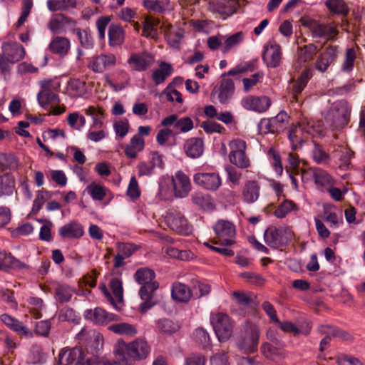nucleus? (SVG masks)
<instances>
[{
    "label": "nucleus",
    "mask_w": 365,
    "mask_h": 365,
    "mask_svg": "<svg viewBox=\"0 0 365 365\" xmlns=\"http://www.w3.org/2000/svg\"><path fill=\"white\" fill-rule=\"evenodd\" d=\"M323 135V122L306 116L301 117L297 124L292 125L288 132V138L293 150L301 148L310 137Z\"/></svg>",
    "instance_id": "nucleus-1"
},
{
    "label": "nucleus",
    "mask_w": 365,
    "mask_h": 365,
    "mask_svg": "<svg viewBox=\"0 0 365 365\" xmlns=\"http://www.w3.org/2000/svg\"><path fill=\"white\" fill-rule=\"evenodd\" d=\"M114 352L118 361H107L103 365H128V359H143L149 354L150 347L142 339H136L130 343L119 340L115 346Z\"/></svg>",
    "instance_id": "nucleus-2"
},
{
    "label": "nucleus",
    "mask_w": 365,
    "mask_h": 365,
    "mask_svg": "<svg viewBox=\"0 0 365 365\" xmlns=\"http://www.w3.org/2000/svg\"><path fill=\"white\" fill-rule=\"evenodd\" d=\"M1 75L9 74L12 66L25 56V49L17 42L4 43L1 46Z\"/></svg>",
    "instance_id": "nucleus-3"
},
{
    "label": "nucleus",
    "mask_w": 365,
    "mask_h": 365,
    "mask_svg": "<svg viewBox=\"0 0 365 365\" xmlns=\"http://www.w3.org/2000/svg\"><path fill=\"white\" fill-rule=\"evenodd\" d=\"M259 339L258 327L251 322H246L243 332L237 341V346L244 354H253L257 350Z\"/></svg>",
    "instance_id": "nucleus-4"
},
{
    "label": "nucleus",
    "mask_w": 365,
    "mask_h": 365,
    "mask_svg": "<svg viewBox=\"0 0 365 365\" xmlns=\"http://www.w3.org/2000/svg\"><path fill=\"white\" fill-rule=\"evenodd\" d=\"M294 234L292 230L287 227H269L264 233L265 243L273 249L287 245L292 240Z\"/></svg>",
    "instance_id": "nucleus-5"
},
{
    "label": "nucleus",
    "mask_w": 365,
    "mask_h": 365,
    "mask_svg": "<svg viewBox=\"0 0 365 365\" xmlns=\"http://www.w3.org/2000/svg\"><path fill=\"white\" fill-rule=\"evenodd\" d=\"M350 113L351 108L348 103L340 101L334 103L326 120L334 129L342 128L347 125Z\"/></svg>",
    "instance_id": "nucleus-6"
},
{
    "label": "nucleus",
    "mask_w": 365,
    "mask_h": 365,
    "mask_svg": "<svg viewBox=\"0 0 365 365\" xmlns=\"http://www.w3.org/2000/svg\"><path fill=\"white\" fill-rule=\"evenodd\" d=\"M230 153L229 159L232 164L239 168L246 169L250 166V160L246 155L247 145L241 139H235L229 143Z\"/></svg>",
    "instance_id": "nucleus-7"
},
{
    "label": "nucleus",
    "mask_w": 365,
    "mask_h": 365,
    "mask_svg": "<svg viewBox=\"0 0 365 365\" xmlns=\"http://www.w3.org/2000/svg\"><path fill=\"white\" fill-rule=\"evenodd\" d=\"M211 324L220 341H225L232 334V325L228 315L217 313L211 317Z\"/></svg>",
    "instance_id": "nucleus-8"
},
{
    "label": "nucleus",
    "mask_w": 365,
    "mask_h": 365,
    "mask_svg": "<svg viewBox=\"0 0 365 365\" xmlns=\"http://www.w3.org/2000/svg\"><path fill=\"white\" fill-rule=\"evenodd\" d=\"M318 332L324 334L319 344V351L323 352L325 349L329 346L331 337L336 338L339 340H349L351 335L349 333L334 326L329 324H322L317 328Z\"/></svg>",
    "instance_id": "nucleus-9"
},
{
    "label": "nucleus",
    "mask_w": 365,
    "mask_h": 365,
    "mask_svg": "<svg viewBox=\"0 0 365 365\" xmlns=\"http://www.w3.org/2000/svg\"><path fill=\"white\" fill-rule=\"evenodd\" d=\"M216 237L219 242L215 244H220L222 246H230L234 241L231 239L235 235V226L227 220H219L213 227Z\"/></svg>",
    "instance_id": "nucleus-10"
},
{
    "label": "nucleus",
    "mask_w": 365,
    "mask_h": 365,
    "mask_svg": "<svg viewBox=\"0 0 365 365\" xmlns=\"http://www.w3.org/2000/svg\"><path fill=\"white\" fill-rule=\"evenodd\" d=\"M165 221L169 227L178 233L187 235L191 231L186 218L177 210H169Z\"/></svg>",
    "instance_id": "nucleus-11"
},
{
    "label": "nucleus",
    "mask_w": 365,
    "mask_h": 365,
    "mask_svg": "<svg viewBox=\"0 0 365 365\" xmlns=\"http://www.w3.org/2000/svg\"><path fill=\"white\" fill-rule=\"evenodd\" d=\"M193 181L205 190L215 191L222 185L221 178L216 173H197L193 176Z\"/></svg>",
    "instance_id": "nucleus-12"
},
{
    "label": "nucleus",
    "mask_w": 365,
    "mask_h": 365,
    "mask_svg": "<svg viewBox=\"0 0 365 365\" xmlns=\"http://www.w3.org/2000/svg\"><path fill=\"white\" fill-rule=\"evenodd\" d=\"M241 105L246 110L263 113L270 107L271 100L265 96H247L241 100Z\"/></svg>",
    "instance_id": "nucleus-13"
},
{
    "label": "nucleus",
    "mask_w": 365,
    "mask_h": 365,
    "mask_svg": "<svg viewBox=\"0 0 365 365\" xmlns=\"http://www.w3.org/2000/svg\"><path fill=\"white\" fill-rule=\"evenodd\" d=\"M282 55L281 46L276 43H273L264 46L262 58L267 67L277 68L280 66Z\"/></svg>",
    "instance_id": "nucleus-14"
},
{
    "label": "nucleus",
    "mask_w": 365,
    "mask_h": 365,
    "mask_svg": "<svg viewBox=\"0 0 365 365\" xmlns=\"http://www.w3.org/2000/svg\"><path fill=\"white\" fill-rule=\"evenodd\" d=\"M84 317L96 324H107L110 322L119 320V316L107 312L102 308L96 307L94 309H86L84 312Z\"/></svg>",
    "instance_id": "nucleus-15"
},
{
    "label": "nucleus",
    "mask_w": 365,
    "mask_h": 365,
    "mask_svg": "<svg viewBox=\"0 0 365 365\" xmlns=\"http://www.w3.org/2000/svg\"><path fill=\"white\" fill-rule=\"evenodd\" d=\"M170 182L177 197H185L191 190L190 178L181 170L175 173V177L172 178Z\"/></svg>",
    "instance_id": "nucleus-16"
},
{
    "label": "nucleus",
    "mask_w": 365,
    "mask_h": 365,
    "mask_svg": "<svg viewBox=\"0 0 365 365\" xmlns=\"http://www.w3.org/2000/svg\"><path fill=\"white\" fill-rule=\"evenodd\" d=\"M153 56L148 52L132 53L128 59V63L131 68L136 71L147 70L153 63Z\"/></svg>",
    "instance_id": "nucleus-17"
},
{
    "label": "nucleus",
    "mask_w": 365,
    "mask_h": 365,
    "mask_svg": "<svg viewBox=\"0 0 365 365\" xmlns=\"http://www.w3.org/2000/svg\"><path fill=\"white\" fill-rule=\"evenodd\" d=\"M225 76H221L222 80L218 88H215L212 93H217V98L221 104H227L232 99L235 87L234 82L230 78H225Z\"/></svg>",
    "instance_id": "nucleus-18"
},
{
    "label": "nucleus",
    "mask_w": 365,
    "mask_h": 365,
    "mask_svg": "<svg viewBox=\"0 0 365 365\" xmlns=\"http://www.w3.org/2000/svg\"><path fill=\"white\" fill-rule=\"evenodd\" d=\"M337 57L338 46H327L317 60L316 68L321 72H325L331 64L334 63Z\"/></svg>",
    "instance_id": "nucleus-19"
},
{
    "label": "nucleus",
    "mask_w": 365,
    "mask_h": 365,
    "mask_svg": "<svg viewBox=\"0 0 365 365\" xmlns=\"http://www.w3.org/2000/svg\"><path fill=\"white\" fill-rule=\"evenodd\" d=\"M159 287L158 283H153L149 285L141 286L139 290L140 299L143 301L140 305V312L145 313L150 309L155 304L153 297L155 291Z\"/></svg>",
    "instance_id": "nucleus-20"
},
{
    "label": "nucleus",
    "mask_w": 365,
    "mask_h": 365,
    "mask_svg": "<svg viewBox=\"0 0 365 365\" xmlns=\"http://www.w3.org/2000/svg\"><path fill=\"white\" fill-rule=\"evenodd\" d=\"M116 58L113 54H101L93 56L90 63V68L95 73H103L105 70L114 66Z\"/></svg>",
    "instance_id": "nucleus-21"
},
{
    "label": "nucleus",
    "mask_w": 365,
    "mask_h": 365,
    "mask_svg": "<svg viewBox=\"0 0 365 365\" xmlns=\"http://www.w3.org/2000/svg\"><path fill=\"white\" fill-rule=\"evenodd\" d=\"M260 194V186L256 180L247 181L242 189V200L248 204L256 202Z\"/></svg>",
    "instance_id": "nucleus-22"
},
{
    "label": "nucleus",
    "mask_w": 365,
    "mask_h": 365,
    "mask_svg": "<svg viewBox=\"0 0 365 365\" xmlns=\"http://www.w3.org/2000/svg\"><path fill=\"white\" fill-rule=\"evenodd\" d=\"M184 149L187 156L190 158H198L204 152V143L200 138H191L185 141Z\"/></svg>",
    "instance_id": "nucleus-23"
},
{
    "label": "nucleus",
    "mask_w": 365,
    "mask_h": 365,
    "mask_svg": "<svg viewBox=\"0 0 365 365\" xmlns=\"http://www.w3.org/2000/svg\"><path fill=\"white\" fill-rule=\"evenodd\" d=\"M59 235L63 238H79L83 236V226L78 222H71L59 229Z\"/></svg>",
    "instance_id": "nucleus-24"
},
{
    "label": "nucleus",
    "mask_w": 365,
    "mask_h": 365,
    "mask_svg": "<svg viewBox=\"0 0 365 365\" xmlns=\"http://www.w3.org/2000/svg\"><path fill=\"white\" fill-rule=\"evenodd\" d=\"M171 295L173 299L180 302H187L192 296L191 289L182 283L173 284Z\"/></svg>",
    "instance_id": "nucleus-25"
},
{
    "label": "nucleus",
    "mask_w": 365,
    "mask_h": 365,
    "mask_svg": "<svg viewBox=\"0 0 365 365\" xmlns=\"http://www.w3.org/2000/svg\"><path fill=\"white\" fill-rule=\"evenodd\" d=\"M309 81L308 74L303 73L299 78L293 83L292 88V102H296L299 105L302 104V100L300 96L302 91L307 86Z\"/></svg>",
    "instance_id": "nucleus-26"
},
{
    "label": "nucleus",
    "mask_w": 365,
    "mask_h": 365,
    "mask_svg": "<svg viewBox=\"0 0 365 365\" xmlns=\"http://www.w3.org/2000/svg\"><path fill=\"white\" fill-rule=\"evenodd\" d=\"M1 322L20 335L27 336L30 334L29 329L21 322L6 314H1Z\"/></svg>",
    "instance_id": "nucleus-27"
},
{
    "label": "nucleus",
    "mask_w": 365,
    "mask_h": 365,
    "mask_svg": "<svg viewBox=\"0 0 365 365\" xmlns=\"http://www.w3.org/2000/svg\"><path fill=\"white\" fill-rule=\"evenodd\" d=\"M86 115L91 116L93 120L92 127L94 128H101L103 125V119L106 114L103 109L91 106L83 110Z\"/></svg>",
    "instance_id": "nucleus-28"
},
{
    "label": "nucleus",
    "mask_w": 365,
    "mask_h": 365,
    "mask_svg": "<svg viewBox=\"0 0 365 365\" xmlns=\"http://www.w3.org/2000/svg\"><path fill=\"white\" fill-rule=\"evenodd\" d=\"M135 281L141 286L158 283L155 281V274L152 269L143 267L138 269L134 275Z\"/></svg>",
    "instance_id": "nucleus-29"
},
{
    "label": "nucleus",
    "mask_w": 365,
    "mask_h": 365,
    "mask_svg": "<svg viewBox=\"0 0 365 365\" xmlns=\"http://www.w3.org/2000/svg\"><path fill=\"white\" fill-rule=\"evenodd\" d=\"M190 283L192 297L200 298L208 294L210 292V286L204 279L200 280L198 278H192L190 280Z\"/></svg>",
    "instance_id": "nucleus-30"
},
{
    "label": "nucleus",
    "mask_w": 365,
    "mask_h": 365,
    "mask_svg": "<svg viewBox=\"0 0 365 365\" xmlns=\"http://www.w3.org/2000/svg\"><path fill=\"white\" fill-rule=\"evenodd\" d=\"M37 99L42 107L55 106L59 103L58 96L48 88H44L37 95Z\"/></svg>",
    "instance_id": "nucleus-31"
},
{
    "label": "nucleus",
    "mask_w": 365,
    "mask_h": 365,
    "mask_svg": "<svg viewBox=\"0 0 365 365\" xmlns=\"http://www.w3.org/2000/svg\"><path fill=\"white\" fill-rule=\"evenodd\" d=\"M108 41L111 46L121 45L124 41V31L120 25L111 24L108 28Z\"/></svg>",
    "instance_id": "nucleus-32"
},
{
    "label": "nucleus",
    "mask_w": 365,
    "mask_h": 365,
    "mask_svg": "<svg viewBox=\"0 0 365 365\" xmlns=\"http://www.w3.org/2000/svg\"><path fill=\"white\" fill-rule=\"evenodd\" d=\"M27 267L26 264L15 258L11 253L1 252V269H21Z\"/></svg>",
    "instance_id": "nucleus-33"
},
{
    "label": "nucleus",
    "mask_w": 365,
    "mask_h": 365,
    "mask_svg": "<svg viewBox=\"0 0 365 365\" xmlns=\"http://www.w3.org/2000/svg\"><path fill=\"white\" fill-rule=\"evenodd\" d=\"M257 58H255L250 61L238 64L233 68L230 69L228 72L224 73L222 74V77L227 76H235L246 72L254 71L257 68Z\"/></svg>",
    "instance_id": "nucleus-34"
},
{
    "label": "nucleus",
    "mask_w": 365,
    "mask_h": 365,
    "mask_svg": "<svg viewBox=\"0 0 365 365\" xmlns=\"http://www.w3.org/2000/svg\"><path fill=\"white\" fill-rule=\"evenodd\" d=\"M49 48L53 53L65 56L70 48V41L64 37H56L51 42Z\"/></svg>",
    "instance_id": "nucleus-35"
},
{
    "label": "nucleus",
    "mask_w": 365,
    "mask_h": 365,
    "mask_svg": "<svg viewBox=\"0 0 365 365\" xmlns=\"http://www.w3.org/2000/svg\"><path fill=\"white\" fill-rule=\"evenodd\" d=\"M289 118L285 111H280L276 116L271 118L272 133L278 134L282 132L288 125Z\"/></svg>",
    "instance_id": "nucleus-36"
},
{
    "label": "nucleus",
    "mask_w": 365,
    "mask_h": 365,
    "mask_svg": "<svg viewBox=\"0 0 365 365\" xmlns=\"http://www.w3.org/2000/svg\"><path fill=\"white\" fill-rule=\"evenodd\" d=\"M74 292V289L67 284H58L55 287L56 299L61 304L68 302L71 299Z\"/></svg>",
    "instance_id": "nucleus-37"
},
{
    "label": "nucleus",
    "mask_w": 365,
    "mask_h": 365,
    "mask_svg": "<svg viewBox=\"0 0 365 365\" xmlns=\"http://www.w3.org/2000/svg\"><path fill=\"white\" fill-rule=\"evenodd\" d=\"M192 200L193 203L205 210H212L215 207L213 200L208 194L201 192H195L192 195Z\"/></svg>",
    "instance_id": "nucleus-38"
},
{
    "label": "nucleus",
    "mask_w": 365,
    "mask_h": 365,
    "mask_svg": "<svg viewBox=\"0 0 365 365\" xmlns=\"http://www.w3.org/2000/svg\"><path fill=\"white\" fill-rule=\"evenodd\" d=\"M173 68L170 63L162 62L160 68L153 73V79L156 85L163 83L165 78L173 73Z\"/></svg>",
    "instance_id": "nucleus-39"
},
{
    "label": "nucleus",
    "mask_w": 365,
    "mask_h": 365,
    "mask_svg": "<svg viewBox=\"0 0 365 365\" xmlns=\"http://www.w3.org/2000/svg\"><path fill=\"white\" fill-rule=\"evenodd\" d=\"M327 8L333 14L346 16L349 12V7L342 0H327Z\"/></svg>",
    "instance_id": "nucleus-40"
},
{
    "label": "nucleus",
    "mask_w": 365,
    "mask_h": 365,
    "mask_svg": "<svg viewBox=\"0 0 365 365\" xmlns=\"http://www.w3.org/2000/svg\"><path fill=\"white\" fill-rule=\"evenodd\" d=\"M74 32L82 47L86 49H91L93 47V39L89 31L84 29H74Z\"/></svg>",
    "instance_id": "nucleus-41"
},
{
    "label": "nucleus",
    "mask_w": 365,
    "mask_h": 365,
    "mask_svg": "<svg viewBox=\"0 0 365 365\" xmlns=\"http://www.w3.org/2000/svg\"><path fill=\"white\" fill-rule=\"evenodd\" d=\"M157 326L160 331L168 334L175 333L180 329L178 323L165 318L159 319Z\"/></svg>",
    "instance_id": "nucleus-42"
},
{
    "label": "nucleus",
    "mask_w": 365,
    "mask_h": 365,
    "mask_svg": "<svg viewBox=\"0 0 365 365\" xmlns=\"http://www.w3.org/2000/svg\"><path fill=\"white\" fill-rule=\"evenodd\" d=\"M356 55L354 48H349L346 51L345 58L341 65V70L344 72H351L354 66Z\"/></svg>",
    "instance_id": "nucleus-43"
},
{
    "label": "nucleus",
    "mask_w": 365,
    "mask_h": 365,
    "mask_svg": "<svg viewBox=\"0 0 365 365\" xmlns=\"http://www.w3.org/2000/svg\"><path fill=\"white\" fill-rule=\"evenodd\" d=\"M235 4L234 0H217L216 10L221 14L230 15L235 12Z\"/></svg>",
    "instance_id": "nucleus-44"
},
{
    "label": "nucleus",
    "mask_w": 365,
    "mask_h": 365,
    "mask_svg": "<svg viewBox=\"0 0 365 365\" xmlns=\"http://www.w3.org/2000/svg\"><path fill=\"white\" fill-rule=\"evenodd\" d=\"M110 287L118 302H122L123 299V288L121 279L114 277L110 281Z\"/></svg>",
    "instance_id": "nucleus-45"
},
{
    "label": "nucleus",
    "mask_w": 365,
    "mask_h": 365,
    "mask_svg": "<svg viewBox=\"0 0 365 365\" xmlns=\"http://www.w3.org/2000/svg\"><path fill=\"white\" fill-rule=\"evenodd\" d=\"M264 77L262 71L254 73L251 78H244L242 79L243 89L245 93L249 92L258 83L262 82Z\"/></svg>",
    "instance_id": "nucleus-46"
},
{
    "label": "nucleus",
    "mask_w": 365,
    "mask_h": 365,
    "mask_svg": "<svg viewBox=\"0 0 365 365\" xmlns=\"http://www.w3.org/2000/svg\"><path fill=\"white\" fill-rule=\"evenodd\" d=\"M312 157L314 160L318 164L326 165L330 160L329 154L320 145L317 144H315L313 149Z\"/></svg>",
    "instance_id": "nucleus-47"
},
{
    "label": "nucleus",
    "mask_w": 365,
    "mask_h": 365,
    "mask_svg": "<svg viewBox=\"0 0 365 365\" xmlns=\"http://www.w3.org/2000/svg\"><path fill=\"white\" fill-rule=\"evenodd\" d=\"M28 303L32 307L31 312L36 319L41 317V311L44 307L43 301L41 298L37 297H31L27 299Z\"/></svg>",
    "instance_id": "nucleus-48"
},
{
    "label": "nucleus",
    "mask_w": 365,
    "mask_h": 365,
    "mask_svg": "<svg viewBox=\"0 0 365 365\" xmlns=\"http://www.w3.org/2000/svg\"><path fill=\"white\" fill-rule=\"evenodd\" d=\"M80 354H82V352L80 350L73 349L71 350H61L59 353L58 358L59 361H63L64 357L65 359V365H70L73 364L75 360L80 356Z\"/></svg>",
    "instance_id": "nucleus-49"
},
{
    "label": "nucleus",
    "mask_w": 365,
    "mask_h": 365,
    "mask_svg": "<svg viewBox=\"0 0 365 365\" xmlns=\"http://www.w3.org/2000/svg\"><path fill=\"white\" fill-rule=\"evenodd\" d=\"M68 124L73 129L81 130L86 124V118L77 112L71 113L67 117Z\"/></svg>",
    "instance_id": "nucleus-50"
},
{
    "label": "nucleus",
    "mask_w": 365,
    "mask_h": 365,
    "mask_svg": "<svg viewBox=\"0 0 365 365\" xmlns=\"http://www.w3.org/2000/svg\"><path fill=\"white\" fill-rule=\"evenodd\" d=\"M86 190L94 200H102L106 196L105 188L94 182L89 185Z\"/></svg>",
    "instance_id": "nucleus-51"
},
{
    "label": "nucleus",
    "mask_w": 365,
    "mask_h": 365,
    "mask_svg": "<svg viewBox=\"0 0 365 365\" xmlns=\"http://www.w3.org/2000/svg\"><path fill=\"white\" fill-rule=\"evenodd\" d=\"M14 186L15 181L12 176L8 174L1 175V195L12 194Z\"/></svg>",
    "instance_id": "nucleus-52"
},
{
    "label": "nucleus",
    "mask_w": 365,
    "mask_h": 365,
    "mask_svg": "<svg viewBox=\"0 0 365 365\" xmlns=\"http://www.w3.org/2000/svg\"><path fill=\"white\" fill-rule=\"evenodd\" d=\"M18 166V160L14 154L1 153V171L4 169L13 170Z\"/></svg>",
    "instance_id": "nucleus-53"
},
{
    "label": "nucleus",
    "mask_w": 365,
    "mask_h": 365,
    "mask_svg": "<svg viewBox=\"0 0 365 365\" xmlns=\"http://www.w3.org/2000/svg\"><path fill=\"white\" fill-rule=\"evenodd\" d=\"M110 329L120 334L132 335L136 333L135 329L132 325L126 323L113 324L110 327Z\"/></svg>",
    "instance_id": "nucleus-54"
},
{
    "label": "nucleus",
    "mask_w": 365,
    "mask_h": 365,
    "mask_svg": "<svg viewBox=\"0 0 365 365\" xmlns=\"http://www.w3.org/2000/svg\"><path fill=\"white\" fill-rule=\"evenodd\" d=\"M193 335L195 341L197 343L202 344L204 347H206L208 345H210V335L205 329H196L193 333Z\"/></svg>",
    "instance_id": "nucleus-55"
},
{
    "label": "nucleus",
    "mask_w": 365,
    "mask_h": 365,
    "mask_svg": "<svg viewBox=\"0 0 365 365\" xmlns=\"http://www.w3.org/2000/svg\"><path fill=\"white\" fill-rule=\"evenodd\" d=\"M70 89L78 96H82L86 93L87 88L85 82L79 79L71 80L69 83Z\"/></svg>",
    "instance_id": "nucleus-56"
},
{
    "label": "nucleus",
    "mask_w": 365,
    "mask_h": 365,
    "mask_svg": "<svg viewBox=\"0 0 365 365\" xmlns=\"http://www.w3.org/2000/svg\"><path fill=\"white\" fill-rule=\"evenodd\" d=\"M174 128L181 133H186L193 128V122L190 118L184 117L175 122Z\"/></svg>",
    "instance_id": "nucleus-57"
},
{
    "label": "nucleus",
    "mask_w": 365,
    "mask_h": 365,
    "mask_svg": "<svg viewBox=\"0 0 365 365\" xmlns=\"http://www.w3.org/2000/svg\"><path fill=\"white\" fill-rule=\"evenodd\" d=\"M143 34L142 36H143L145 38H155L158 36V31L157 28L153 27V24L150 22V20L148 19V17H145L144 21L143 22Z\"/></svg>",
    "instance_id": "nucleus-58"
},
{
    "label": "nucleus",
    "mask_w": 365,
    "mask_h": 365,
    "mask_svg": "<svg viewBox=\"0 0 365 365\" xmlns=\"http://www.w3.org/2000/svg\"><path fill=\"white\" fill-rule=\"evenodd\" d=\"M316 172V175L314 179V181L316 185L320 186H325L331 182V178L325 170L319 168H317Z\"/></svg>",
    "instance_id": "nucleus-59"
},
{
    "label": "nucleus",
    "mask_w": 365,
    "mask_h": 365,
    "mask_svg": "<svg viewBox=\"0 0 365 365\" xmlns=\"http://www.w3.org/2000/svg\"><path fill=\"white\" fill-rule=\"evenodd\" d=\"M243 39L242 32H237L235 34L227 38L225 41V46L223 52H227L231 49L233 46L239 44Z\"/></svg>",
    "instance_id": "nucleus-60"
},
{
    "label": "nucleus",
    "mask_w": 365,
    "mask_h": 365,
    "mask_svg": "<svg viewBox=\"0 0 365 365\" xmlns=\"http://www.w3.org/2000/svg\"><path fill=\"white\" fill-rule=\"evenodd\" d=\"M294 204L289 200H284L274 211V215L277 218H283L286 215L292 210Z\"/></svg>",
    "instance_id": "nucleus-61"
},
{
    "label": "nucleus",
    "mask_w": 365,
    "mask_h": 365,
    "mask_svg": "<svg viewBox=\"0 0 365 365\" xmlns=\"http://www.w3.org/2000/svg\"><path fill=\"white\" fill-rule=\"evenodd\" d=\"M117 250L120 255L128 258L137 250V247L131 243L120 242L118 244Z\"/></svg>",
    "instance_id": "nucleus-62"
},
{
    "label": "nucleus",
    "mask_w": 365,
    "mask_h": 365,
    "mask_svg": "<svg viewBox=\"0 0 365 365\" xmlns=\"http://www.w3.org/2000/svg\"><path fill=\"white\" fill-rule=\"evenodd\" d=\"M201 127L207 133H222L225 129V128L216 122L204 121L202 123Z\"/></svg>",
    "instance_id": "nucleus-63"
},
{
    "label": "nucleus",
    "mask_w": 365,
    "mask_h": 365,
    "mask_svg": "<svg viewBox=\"0 0 365 365\" xmlns=\"http://www.w3.org/2000/svg\"><path fill=\"white\" fill-rule=\"evenodd\" d=\"M228 356L225 351L215 354L210 359L211 365H230Z\"/></svg>",
    "instance_id": "nucleus-64"
}]
</instances>
